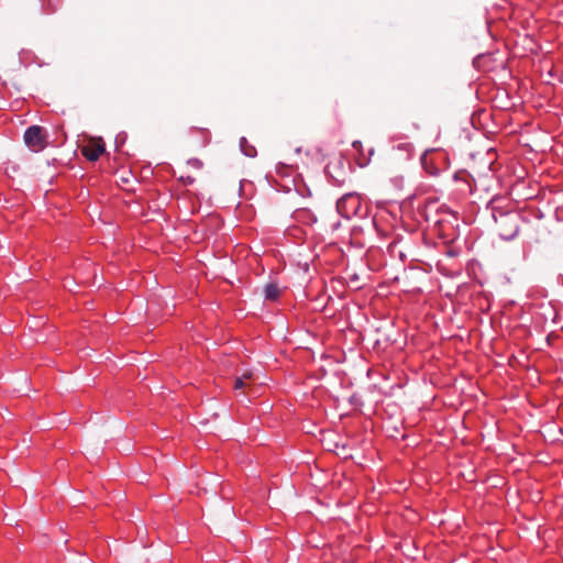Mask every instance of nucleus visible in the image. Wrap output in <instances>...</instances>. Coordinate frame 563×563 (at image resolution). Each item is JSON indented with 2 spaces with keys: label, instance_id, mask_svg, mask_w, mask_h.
<instances>
[{
  "label": "nucleus",
  "instance_id": "nucleus-1",
  "mask_svg": "<svg viewBox=\"0 0 563 563\" xmlns=\"http://www.w3.org/2000/svg\"><path fill=\"white\" fill-rule=\"evenodd\" d=\"M503 202L504 199L501 198H493L487 208L492 211L499 236L505 241H510L519 233L521 216L518 212L505 209Z\"/></svg>",
  "mask_w": 563,
  "mask_h": 563
},
{
  "label": "nucleus",
  "instance_id": "nucleus-2",
  "mask_svg": "<svg viewBox=\"0 0 563 563\" xmlns=\"http://www.w3.org/2000/svg\"><path fill=\"white\" fill-rule=\"evenodd\" d=\"M338 212L346 218H363L367 214V205L357 192H347L336 201Z\"/></svg>",
  "mask_w": 563,
  "mask_h": 563
},
{
  "label": "nucleus",
  "instance_id": "nucleus-3",
  "mask_svg": "<svg viewBox=\"0 0 563 563\" xmlns=\"http://www.w3.org/2000/svg\"><path fill=\"white\" fill-rule=\"evenodd\" d=\"M427 221H432L434 229L438 230L442 239H452L455 225H457L456 214L446 207H440L433 218L427 216Z\"/></svg>",
  "mask_w": 563,
  "mask_h": 563
},
{
  "label": "nucleus",
  "instance_id": "nucleus-4",
  "mask_svg": "<svg viewBox=\"0 0 563 563\" xmlns=\"http://www.w3.org/2000/svg\"><path fill=\"white\" fill-rule=\"evenodd\" d=\"M324 173L333 185L341 187L351 178V166L342 157H334L325 165Z\"/></svg>",
  "mask_w": 563,
  "mask_h": 563
},
{
  "label": "nucleus",
  "instance_id": "nucleus-5",
  "mask_svg": "<svg viewBox=\"0 0 563 563\" xmlns=\"http://www.w3.org/2000/svg\"><path fill=\"white\" fill-rule=\"evenodd\" d=\"M24 142L34 153L42 152L47 146V132L40 125H31L24 132Z\"/></svg>",
  "mask_w": 563,
  "mask_h": 563
},
{
  "label": "nucleus",
  "instance_id": "nucleus-6",
  "mask_svg": "<svg viewBox=\"0 0 563 563\" xmlns=\"http://www.w3.org/2000/svg\"><path fill=\"white\" fill-rule=\"evenodd\" d=\"M80 151L88 161L96 162L106 151V145L101 137L91 139Z\"/></svg>",
  "mask_w": 563,
  "mask_h": 563
},
{
  "label": "nucleus",
  "instance_id": "nucleus-7",
  "mask_svg": "<svg viewBox=\"0 0 563 563\" xmlns=\"http://www.w3.org/2000/svg\"><path fill=\"white\" fill-rule=\"evenodd\" d=\"M441 155L435 152H426L421 156V165L430 176H438L441 173V166L438 164V157Z\"/></svg>",
  "mask_w": 563,
  "mask_h": 563
},
{
  "label": "nucleus",
  "instance_id": "nucleus-8",
  "mask_svg": "<svg viewBox=\"0 0 563 563\" xmlns=\"http://www.w3.org/2000/svg\"><path fill=\"white\" fill-rule=\"evenodd\" d=\"M352 147L355 152V162L360 167H365L369 164L371 157L374 154V148H364L361 141H354Z\"/></svg>",
  "mask_w": 563,
  "mask_h": 563
},
{
  "label": "nucleus",
  "instance_id": "nucleus-9",
  "mask_svg": "<svg viewBox=\"0 0 563 563\" xmlns=\"http://www.w3.org/2000/svg\"><path fill=\"white\" fill-rule=\"evenodd\" d=\"M292 219L295 222L306 227H312L314 223H317V216L309 208L296 209L292 212Z\"/></svg>",
  "mask_w": 563,
  "mask_h": 563
},
{
  "label": "nucleus",
  "instance_id": "nucleus-10",
  "mask_svg": "<svg viewBox=\"0 0 563 563\" xmlns=\"http://www.w3.org/2000/svg\"><path fill=\"white\" fill-rule=\"evenodd\" d=\"M455 181H462L464 187L461 188L462 191H468L472 192V184L470 181V175L465 170L456 172L453 176Z\"/></svg>",
  "mask_w": 563,
  "mask_h": 563
},
{
  "label": "nucleus",
  "instance_id": "nucleus-11",
  "mask_svg": "<svg viewBox=\"0 0 563 563\" xmlns=\"http://www.w3.org/2000/svg\"><path fill=\"white\" fill-rule=\"evenodd\" d=\"M280 290L277 284L268 283L264 287V297L266 300L274 301L279 297Z\"/></svg>",
  "mask_w": 563,
  "mask_h": 563
},
{
  "label": "nucleus",
  "instance_id": "nucleus-12",
  "mask_svg": "<svg viewBox=\"0 0 563 563\" xmlns=\"http://www.w3.org/2000/svg\"><path fill=\"white\" fill-rule=\"evenodd\" d=\"M240 148L247 157H255L257 154L255 146L252 145L244 136L240 139Z\"/></svg>",
  "mask_w": 563,
  "mask_h": 563
},
{
  "label": "nucleus",
  "instance_id": "nucleus-13",
  "mask_svg": "<svg viewBox=\"0 0 563 563\" xmlns=\"http://www.w3.org/2000/svg\"><path fill=\"white\" fill-rule=\"evenodd\" d=\"M44 13H53L57 10L62 0H41Z\"/></svg>",
  "mask_w": 563,
  "mask_h": 563
},
{
  "label": "nucleus",
  "instance_id": "nucleus-14",
  "mask_svg": "<svg viewBox=\"0 0 563 563\" xmlns=\"http://www.w3.org/2000/svg\"><path fill=\"white\" fill-rule=\"evenodd\" d=\"M252 378V373H246L238 377L234 382V389H241L247 386V382Z\"/></svg>",
  "mask_w": 563,
  "mask_h": 563
},
{
  "label": "nucleus",
  "instance_id": "nucleus-15",
  "mask_svg": "<svg viewBox=\"0 0 563 563\" xmlns=\"http://www.w3.org/2000/svg\"><path fill=\"white\" fill-rule=\"evenodd\" d=\"M192 132H199L202 134L203 136V145L208 144L209 143V140H210V133L208 130L206 129H199V128H192L191 129Z\"/></svg>",
  "mask_w": 563,
  "mask_h": 563
},
{
  "label": "nucleus",
  "instance_id": "nucleus-16",
  "mask_svg": "<svg viewBox=\"0 0 563 563\" xmlns=\"http://www.w3.org/2000/svg\"><path fill=\"white\" fill-rule=\"evenodd\" d=\"M187 164L195 169H200L203 165L199 158H190L187 161Z\"/></svg>",
  "mask_w": 563,
  "mask_h": 563
},
{
  "label": "nucleus",
  "instance_id": "nucleus-17",
  "mask_svg": "<svg viewBox=\"0 0 563 563\" xmlns=\"http://www.w3.org/2000/svg\"><path fill=\"white\" fill-rule=\"evenodd\" d=\"M180 180L184 185H191L195 181V178L191 176H181Z\"/></svg>",
  "mask_w": 563,
  "mask_h": 563
},
{
  "label": "nucleus",
  "instance_id": "nucleus-18",
  "mask_svg": "<svg viewBox=\"0 0 563 563\" xmlns=\"http://www.w3.org/2000/svg\"><path fill=\"white\" fill-rule=\"evenodd\" d=\"M561 283L563 285V274L560 275Z\"/></svg>",
  "mask_w": 563,
  "mask_h": 563
}]
</instances>
